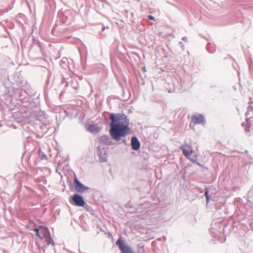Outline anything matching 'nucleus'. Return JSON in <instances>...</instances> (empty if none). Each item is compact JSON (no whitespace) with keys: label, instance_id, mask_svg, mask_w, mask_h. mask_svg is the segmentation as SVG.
I'll return each mask as SVG.
<instances>
[{"label":"nucleus","instance_id":"nucleus-11","mask_svg":"<svg viewBox=\"0 0 253 253\" xmlns=\"http://www.w3.org/2000/svg\"><path fill=\"white\" fill-rule=\"evenodd\" d=\"M148 17L150 20H155L154 17L152 16V15H149Z\"/></svg>","mask_w":253,"mask_h":253},{"label":"nucleus","instance_id":"nucleus-10","mask_svg":"<svg viewBox=\"0 0 253 253\" xmlns=\"http://www.w3.org/2000/svg\"><path fill=\"white\" fill-rule=\"evenodd\" d=\"M205 196L206 197V198H207V200H208L209 199V195H208V192L207 191H206V192H205Z\"/></svg>","mask_w":253,"mask_h":253},{"label":"nucleus","instance_id":"nucleus-7","mask_svg":"<svg viewBox=\"0 0 253 253\" xmlns=\"http://www.w3.org/2000/svg\"><path fill=\"white\" fill-rule=\"evenodd\" d=\"M204 122V117L201 114L193 115L191 117V123L195 125L202 124Z\"/></svg>","mask_w":253,"mask_h":253},{"label":"nucleus","instance_id":"nucleus-4","mask_svg":"<svg viewBox=\"0 0 253 253\" xmlns=\"http://www.w3.org/2000/svg\"><path fill=\"white\" fill-rule=\"evenodd\" d=\"M116 245L118 246L122 253H134L132 249L126 245L124 241L121 238L117 240Z\"/></svg>","mask_w":253,"mask_h":253},{"label":"nucleus","instance_id":"nucleus-9","mask_svg":"<svg viewBox=\"0 0 253 253\" xmlns=\"http://www.w3.org/2000/svg\"><path fill=\"white\" fill-rule=\"evenodd\" d=\"M100 127L97 125H90L87 127V130L92 133H97L100 130Z\"/></svg>","mask_w":253,"mask_h":253},{"label":"nucleus","instance_id":"nucleus-2","mask_svg":"<svg viewBox=\"0 0 253 253\" xmlns=\"http://www.w3.org/2000/svg\"><path fill=\"white\" fill-rule=\"evenodd\" d=\"M34 230L36 232L37 236L39 237L41 239H45L47 245L54 244L47 228L44 227H41L39 229L35 228Z\"/></svg>","mask_w":253,"mask_h":253},{"label":"nucleus","instance_id":"nucleus-5","mask_svg":"<svg viewBox=\"0 0 253 253\" xmlns=\"http://www.w3.org/2000/svg\"><path fill=\"white\" fill-rule=\"evenodd\" d=\"M74 183L75 189L78 192L82 193L87 189V188L83 185L76 177L74 179Z\"/></svg>","mask_w":253,"mask_h":253},{"label":"nucleus","instance_id":"nucleus-1","mask_svg":"<svg viewBox=\"0 0 253 253\" xmlns=\"http://www.w3.org/2000/svg\"><path fill=\"white\" fill-rule=\"evenodd\" d=\"M110 134L112 137L116 140H119L120 138L126 135L128 130L127 126L121 121L119 115H111L110 118Z\"/></svg>","mask_w":253,"mask_h":253},{"label":"nucleus","instance_id":"nucleus-8","mask_svg":"<svg viewBox=\"0 0 253 253\" xmlns=\"http://www.w3.org/2000/svg\"><path fill=\"white\" fill-rule=\"evenodd\" d=\"M131 144L133 150H138L140 148V142L136 137H132Z\"/></svg>","mask_w":253,"mask_h":253},{"label":"nucleus","instance_id":"nucleus-3","mask_svg":"<svg viewBox=\"0 0 253 253\" xmlns=\"http://www.w3.org/2000/svg\"><path fill=\"white\" fill-rule=\"evenodd\" d=\"M182 150L183 154L188 159H190L192 162L196 163L197 161L196 157L195 158H190V155L193 153V150L191 146L185 144L181 147Z\"/></svg>","mask_w":253,"mask_h":253},{"label":"nucleus","instance_id":"nucleus-6","mask_svg":"<svg viewBox=\"0 0 253 253\" xmlns=\"http://www.w3.org/2000/svg\"><path fill=\"white\" fill-rule=\"evenodd\" d=\"M72 200L75 204L79 207H83L85 205L83 198L78 194L74 195L72 197Z\"/></svg>","mask_w":253,"mask_h":253}]
</instances>
